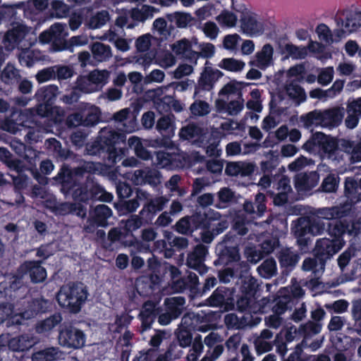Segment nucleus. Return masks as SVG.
Returning a JSON list of instances; mask_svg holds the SVG:
<instances>
[{
	"label": "nucleus",
	"mask_w": 361,
	"mask_h": 361,
	"mask_svg": "<svg viewBox=\"0 0 361 361\" xmlns=\"http://www.w3.org/2000/svg\"><path fill=\"white\" fill-rule=\"evenodd\" d=\"M201 133V128L196 124H188L182 128L179 133L180 137L183 140L193 139Z\"/></svg>",
	"instance_id": "nucleus-62"
},
{
	"label": "nucleus",
	"mask_w": 361,
	"mask_h": 361,
	"mask_svg": "<svg viewBox=\"0 0 361 361\" xmlns=\"http://www.w3.org/2000/svg\"><path fill=\"white\" fill-rule=\"evenodd\" d=\"M16 152L27 162L28 165L27 167L37 166L38 151L33 147L20 143L19 147L16 148Z\"/></svg>",
	"instance_id": "nucleus-35"
},
{
	"label": "nucleus",
	"mask_w": 361,
	"mask_h": 361,
	"mask_svg": "<svg viewBox=\"0 0 361 361\" xmlns=\"http://www.w3.org/2000/svg\"><path fill=\"white\" fill-rule=\"evenodd\" d=\"M164 237L170 246L174 247L178 251L185 250L188 246V240L185 237L174 236L173 233L169 231L165 232Z\"/></svg>",
	"instance_id": "nucleus-56"
},
{
	"label": "nucleus",
	"mask_w": 361,
	"mask_h": 361,
	"mask_svg": "<svg viewBox=\"0 0 361 361\" xmlns=\"http://www.w3.org/2000/svg\"><path fill=\"white\" fill-rule=\"evenodd\" d=\"M286 92L289 97L298 104L304 102L307 99L304 88L295 82L290 83L286 87Z\"/></svg>",
	"instance_id": "nucleus-51"
},
{
	"label": "nucleus",
	"mask_w": 361,
	"mask_h": 361,
	"mask_svg": "<svg viewBox=\"0 0 361 361\" xmlns=\"http://www.w3.org/2000/svg\"><path fill=\"white\" fill-rule=\"evenodd\" d=\"M158 133L165 139H171L175 133L176 124L173 114L160 117L156 124Z\"/></svg>",
	"instance_id": "nucleus-28"
},
{
	"label": "nucleus",
	"mask_w": 361,
	"mask_h": 361,
	"mask_svg": "<svg viewBox=\"0 0 361 361\" xmlns=\"http://www.w3.org/2000/svg\"><path fill=\"white\" fill-rule=\"evenodd\" d=\"M335 20L338 27H343L349 34L356 32L361 27L356 11L350 9L338 12Z\"/></svg>",
	"instance_id": "nucleus-18"
},
{
	"label": "nucleus",
	"mask_w": 361,
	"mask_h": 361,
	"mask_svg": "<svg viewBox=\"0 0 361 361\" xmlns=\"http://www.w3.org/2000/svg\"><path fill=\"white\" fill-rule=\"evenodd\" d=\"M147 267L149 273V279L152 284L158 285L161 282L164 271L163 267L159 259L153 256L147 259Z\"/></svg>",
	"instance_id": "nucleus-34"
},
{
	"label": "nucleus",
	"mask_w": 361,
	"mask_h": 361,
	"mask_svg": "<svg viewBox=\"0 0 361 361\" xmlns=\"http://www.w3.org/2000/svg\"><path fill=\"white\" fill-rule=\"evenodd\" d=\"M327 137L328 135L322 132L312 133L310 139L302 145V149L308 152H318L322 155Z\"/></svg>",
	"instance_id": "nucleus-29"
},
{
	"label": "nucleus",
	"mask_w": 361,
	"mask_h": 361,
	"mask_svg": "<svg viewBox=\"0 0 361 361\" xmlns=\"http://www.w3.org/2000/svg\"><path fill=\"white\" fill-rule=\"evenodd\" d=\"M88 293L82 283H70L60 288L56 298L59 306L70 313H78L87 298Z\"/></svg>",
	"instance_id": "nucleus-5"
},
{
	"label": "nucleus",
	"mask_w": 361,
	"mask_h": 361,
	"mask_svg": "<svg viewBox=\"0 0 361 361\" xmlns=\"http://www.w3.org/2000/svg\"><path fill=\"white\" fill-rule=\"evenodd\" d=\"M168 21L174 23L177 27H186L194 18L190 13L176 11L166 15Z\"/></svg>",
	"instance_id": "nucleus-38"
},
{
	"label": "nucleus",
	"mask_w": 361,
	"mask_h": 361,
	"mask_svg": "<svg viewBox=\"0 0 361 361\" xmlns=\"http://www.w3.org/2000/svg\"><path fill=\"white\" fill-rule=\"evenodd\" d=\"M128 145L131 148H134L135 154L138 158L146 161L152 159L151 152L143 146L139 137H130L128 139Z\"/></svg>",
	"instance_id": "nucleus-43"
},
{
	"label": "nucleus",
	"mask_w": 361,
	"mask_h": 361,
	"mask_svg": "<svg viewBox=\"0 0 361 361\" xmlns=\"http://www.w3.org/2000/svg\"><path fill=\"white\" fill-rule=\"evenodd\" d=\"M217 200L215 202L214 207L218 209H224L227 207L234 198V192L229 188L224 187L220 189L216 193Z\"/></svg>",
	"instance_id": "nucleus-49"
},
{
	"label": "nucleus",
	"mask_w": 361,
	"mask_h": 361,
	"mask_svg": "<svg viewBox=\"0 0 361 361\" xmlns=\"http://www.w3.org/2000/svg\"><path fill=\"white\" fill-rule=\"evenodd\" d=\"M216 20L223 27H233L236 25L238 18L234 13L224 10L216 17Z\"/></svg>",
	"instance_id": "nucleus-58"
},
{
	"label": "nucleus",
	"mask_w": 361,
	"mask_h": 361,
	"mask_svg": "<svg viewBox=\"0 0 361 361\" xmlns=\"http://www.w3.org/2000/svg\"><path fill=\"white\" fill-rule=\"evenodd\" d=\"M42 260H25L21 263L16 271V274L23 281L25 276H28L34 283L44 282L47 276V270L42 266Z\"/></svg>",
	"instance_id": "nucleus-12"
},
{
	"label": "nucleus",
	"mask_w": 361,
	"mask_h": 361,
	"mask_svg": "<svg viewBox=\"0 0 361 361\" xmlns=\"http://www.w3.org/2000/svg\"><path fill=\"white\" fill-rule=\"evenodd\" d=\"M91 51L94 59L97 62L105 61L111 56L110 46L102 42H94L92 45Z\"/></svg>",
	"instance_id": "nucleus-39"
},
{
	"label": "nucleus",
	"mask_w": 361,
	"mask_h": 361,
	"mask_svg": "<svg viewBox=\"0 0 361 361\" xmlns=\"http://www.w3.org/2000/svg\"><path fill=\"white\" fill-rule=\"evenodd\" d=\"M161 173L155 169L145 168L134 173V180L137 184H148L154 187L161 183Z\"/></svg>",
	"instance_id": "nucleus-22"
},
{
	"label": "nucleus",
	"mask_w": 361,
	"mask_h": 361,
	"mask_svg": "<svg viewBox=\"0 0 361 361\" xmlns=\"http://www.w3.org/2000/svg\"><path fill=\"white\" fill-rule=\"evenodd\" d=\"M59 88L55 85L40 87L36 92L35 97L38 102H44L53 106L56 100Z\"/></svg>",
	"instance_id": "nucleus-31"
},
{
	"label": "nucleus",
	"mask_w": 361,
	"mask_h": 361,
	"mask_svg": "<svg viewBox=\"0 0 361 361\" xmlns=\"http://www.w3.org/2000/svg\"><path fill=\"white\" fill-rule=\"evenodd\" d=\"M34 345L32 338L27 335H21L8 340V347L13 352H24L31 348Z\"/></svg>",
	"instance_id": "nucleus-33"
},
{
	"label": "nucleus",
	"mask_w": 361,
	"mask_h": 361,
	"mask_svg": "<svg viewBox=\"0 0 361 361\" xmlns=\"http://www.w3.org/2000/svg\"><path fill=\"white\" fill-rule=\"evenodd\" d=\"M116 194L118 201L114 203V207L119 215L132 213L145 202L149 194L142 189L133 188L126 182H119L116 185Z\"/></svg>",
	"instance_id": "nucleus-4"
},
{
	"label": "nucleus",
	"mask_w": 361,
	"mask_h": 361,
	"mask_svg": "<svg viewBox=\"0 0 361 361\" xmlns=\"http://www.w3.org/2000/svg\"><path fill=\"white\" fill-rule=\"evenodd\" d=\"M259 274L265 279H270L277 273L276 262L273 257L266 259L257 268Z\"/></svg>",
	"instance_id": "nucleus-46"
},
{
	"label": "nucleus",
	"mask_w": 361,
	"mask_h": 361,
	"mask_svg": "<svg viewBox=\"0 0 361 361\" xmlns=\"http://www.w3.org/2000/svg\"><path fill=\"white\" fill-rule=\"evenodd\" d=\"M25 289L24 281L16 273L8 275L0 282V300L14 305L16 300L23 298Z\"/></svg>",
	"instance_id": "nucleus-10"
},
{
	"label": "nucleus",
	"mask_w": 361,
	"mask_h": 361,
	"mask_svg": "<svg viewBox=\"0 0 361 361\" xmlns=\"http://www.w3.org/2000/svg\"><path fill=\"white\" fill-rule=\"evenodd\" d=\"M245 66V63L243 61L234 58H224L219 64L221 68L231 72H239L243 69Z\"/></svg>",
	"instance_id": "nucleus-54"
},
{
	"label": "nucleus",
	"mask_w": 361,
	"mask_h": 361,
	"mask_svg": "<svg viewBox=\"0 0 361 361\" xmlns=\"http://www.w3.org/2000/svg\"><path fill=\"white\" fill-rule=\"evenodd\" d=\"M190 110L194 116H203L210 112L209 104L203 100H195L190 106Z\"/></svg>",
	"instance_id": "nucleus-59"
},
{
	"label": "nucleus",
	"mask_w": 361,
	"mask_h": 361,
	"mask_svg": "<svg viewBox=\"0 0 361 361\" xmlns=\"http://www.w3.org/2000/svg\"><path fill=\"white\" fill-rule=\"evenodd\" d=\"M176 154L166 152H159L157 154V165L161 169H173L178 165L176 162Z\"/></svg>",
	"instance_id": "nucleus-45"
},
{
	"label": "nucleus",
	"mask_w": 361,
	"mask_h": 361,
	"mask_svg": "<svg viewBox=\"0 0 361 361\" xmlns=\"http://www.w3.org/2000/svg\"><path fill=\"white\" fill-rule=\"evenodd\" d=\"M274 48L270 44H266L260 51L257 52L255 61H251L250 65L255 66L260 70H265L273 64Z\"/></svg>",
	"instance_id": "nucleus-27"
},
{
	"label": "nucleus",
	"mask_w": 361,
	"mask_h": 361,
	"mask_svg": "<svg viewBox=\"0 0 361 361\" xmlns=\"http://www.w3.org/2000/svg\"><path fill=\"white\" fill-rule=\"evenodd\" d=\"M257 298L240 293L237 295L236 301L235 300V306L240 312L255 313L257 312Z\"/></svg>",
	"instance_id": "nucleus-30"
},
{
	"label": "nucleus",
	"mask_w": 361,
	"mask_h": 361,
	"mask_svg": "<svg viewBox=\"0 0 361 361\" xmlns=\"http://www.w3.org/2000/svg\"><path fill=\"white\" fill-rule=\"evenodd\" d=\"M27 32V27L19 24L6 32L5 39L10 43L18 44L25 38Z\"/></svg>",
	"instance_id": "nucleus-42"
},
{
	"label": "nucleus",
	"mask_w": 361,
	"mask_h": 361,
	"mask_svg": "<svg viewBox=\"0 0 361 361\" xmlns=\"http://www.w3.org/2000/svg\"><path fill=\"white\" fill-rule=\"evenodd\" d=\"M126 136L123 133L116 131L111 126L100 130L97 139L85 145V154L91 156H103L104 159L114 165L120 160L118 145L125 143Z\"/></svg>",
	"instance_id": "nucleus-2"
},
{
	"label": "nucleus",
	"mask_w": 361,
	"mask_h": 361,
	"mask_svg": "<svg viewBox=\"0 0 361 361\" xmlns=\"http://www.w3.org/2000/svg\"><path fill=\"white\" fill-rule=\"evenodd\" d=\"M52 308L53 303L49 300L43 298H34L28 302L23 312V316L26 317V319H30L38 314L50 312Z\"/></svg>",
	"instance_id": "nucleus-21"
},
{
	"label": "nucleus",
	"mask_w": 361,
	"mask_h": 361,
	"mask_svg": "<svg viewBox=\"0 0 361 361\" xmlns=\"http://www.w3.org/2000/svg\"><path fill=\"white\" fill-rule=\"evenodd\" d=\"M221 214L218 212L209 209L207 212L196 211L191 216H185L176 224V231L181 234L189 235L197 229H202L201 240L209 244L212 242L216 235L210 229L212 221L217 220Z\"/></svg>",
	"instance_id": "nucleus-3"
},
{
	"label": "nucleus",
	"mask_w": 361,
	"mask_h": 361,
	"mask_svg": "<svg viewBox=\"0 0 361 361\" xmlns=\"http://www.w3.org/2000/svg\"><path fill=\"white\" fill-rule=\"evenodd\" d=\"M145 201H147V202L144 204L140 211V214L145 216L146 220L152 224L157 214L164 209L166 203L169 202V199L166 197L160 196L150 199L149 200H148L147 198Z\"/></svg>",
	"instance_id": "nucleus-20"
},
{
	"label": "nucleus",
	"mask_w": 361,
	"mask_h": 361,
	"mask_svg": "<svg viewBox=\"0 0 361 361\" xmlns=\"http://www.w3.org/2000/svg\"><path fill=\"white\" fill-rule=\"evenodd\" d=\"M350 214L348 205L319 208L312 216L299 217L292 228L297 243L304 249L311 243L312 236L322 234L327 227L332 239H318L314 249L320 268L324 269L326 261L342 249L345 245L344 234L356 235L359 233V228Z\"/></svg>",
	"instance_id": "nucleus-1"
},
{
	"label": "nucleus",
	"mask_w": 361,
	"mask_h": 361,
	"mask_svg": "<svg viewBox=\"0 0 361 361\" xmlns=\"http://www.w3.org/2000/svg\"><path fill=\"white\" fill-rule=\"evenodd\" d=\"M62 316L60 313H54L50 317L41 320L36 325V331L39 334L49 332L59 324H61Z\"/></svg>",
	"instance_id": "nucleus-37"
},
{
	"label": "nucleus",
	"mask_w": 361,
	"mask_h": 361,
	"mask_svg": "<svg viewBox=\"0 0 361 361\" xmlns=\"http://www.w3.org/2000/svg\"><path fill=\"white\" fill-rule=\"evenodd\" d=\"M284 52L287 54V57H291L296 60L304 59L307 56L306 47H298L292 43H288L285 45Z\"/></svg>",
	"instance_id": "nucleus-53"
},
{
	"label": "nucleus",
	"mask_w": 361,
	"mask_h": 361,
	"mask_svg": "<svg viewBox=\"0 0 361 361\" xmlns=\"http://www.w3.org/2000/svg\"><path fill=\"white\" fill-rule=\"evenodd\" d=\"M251 85L249 82H238L236 80H232L226 84L219 91V94L220 96L229 95L232 94H238V98L243 97L242 90L244 87Z\"/></svg>",
	"instance_id": "nucleus-41"
},
{
	"label": "nucleus",
	"mask_w": 361,
	"mask_h": 361,
	"mask_svg": "<svg viewBox=\"0 0 361 361\" xmlns=\"http://www.w3.org/2000/svg\"><path fill=\"white\" fill-rule=\"evenodd\" d=\"M58 340L62 347L78 350L85 345L86 335L73 324L64 322L59 325Z\"/></svg>",
	"instance_id": "nucleus-9"
},
{
	"label": "nucleus",
	"mask_w": 361,
	"mask_h": 361,
	"mask_svg": "<svg viewBox=\"0 0 361 361\" xmlns=\"http://www.w3.org/2000/svg\"><path fill=\"white\" fill-rule=\"evenodd\" d=\"M185 304V300L183 297L166 298L164 301L165 310L176 319L183 313Z\"/></svg>",
	"instance_id": "nucleus-32"
},
{
	"label": "nucleus",
	"mask_w": 361,
	"mask_h": 361,
	"mask_svg": "<svg viewBox=\"0 0 361 361\" xmlns=\"http://www.w3.org/2000/svg\"><path fill=\"white\" fill-rule=\"evenodd\" d=\"M344 115V108L336 106L324 111L317 110L310 111L302 117V120L307 127L321 125L324 127L334 128L341 123Z\"/></svg>",
	"instance_id": "nucleus-7"
},
{
	"label": "nucleus",
	"mask_w": 361,
	"mask_h": 361,
	"mask_svg": "<svg viewBox=\"0 0 361 361\" xmlns=\"http://www.w3.org/2000/svg\"><path fill=\"white\" fill-rule=\"evenodd\" d=\"M290 301V298L286 296L274 298V303L271 308L273 312L278 315L283 314L288 310Z\"/></svg>",
	"instance_id": "nucleus-63"
},
{
	"label": "nucleus",
	"mask_w": 361,
	"mask_h": 361,
	"mask_svg": "<svg viewBox=\"0 0 361 361\" xmlns=\"http://www.w3.org/2000/svg\"><path fill=\"white\" fill-rule=\"evenodd\" d=\"M266 157L267 159L260 162V169L264 174H272V171L279 164V154L270 150Z\"/></svg>",
	"instance_id": "nucleus-47"
},
{
	"label": "nucleus",
	"mask_w": 361,
	"mask_h": 361,
	"mask_svg": "<svg viewBox=\"0 0 361 361\" xmlns=\"http://www.w3.org/2000/svg\"><path fill=\"white\" fill-rule=\"evenodd\" d=\"M1 79L6 84L13 85L19 82L21 76L19 70L13 64L8 63L1 73Z\"/></svg>",
	"instance_id": "nucleus-44"
},
{
	"label": "nucleus",
	"mask_w": 361,
	"mask_h": 361,
	"mask_svg": "<svg viewBox=\"0 0 361 361\" xmlns=\"http://www.w3.org/2000/svg\"><path fill=\"white\" fill-rule=\"evenodd\" d=\"M281 274L288 276L296 267L300 259V253L293 247H283L276 255Z\"/></svg>",
	"instance_id": "nucleus-16"
},
{
	"label": "nucleus",
	"mask_w": 361,
	"mask_h": 361,
	"mask_svg": "<svg viewBox=\"0 0 361 361\" xmlns=\"http://www.w3.org/2000/svg\"><path fill=\"white\" fill-rule=\"evenodd\" d=\"M240 28L242 32L250 36L262 33L263 25L258 20V16L252 12H243L240 16Z\"/></svg>",
	"instance_id": "nucleus-17"
},
{
	"label": "nucleus",
	"mask_w": 361,
	"mask_h": 361,
	"mask_svg": "<svg viewBox=\"0 0 361 361\" xmlns=\"http://www.w3.org/2000/svg\"><path fill=\"white\" fill-rule=\"evenodd\" d=\"M235 235L228 232L224 235L223 240L216 245L215 253L217 259L214 262L215 266H228L240 262V248L235 242Z\"/></svg>",
	"instance_id": "nucleus-8"
},
{
	"label": "nucleus",
	"mask_w": 361,
	"mask_h": 361,
	"mask_svg": "<svg viewBox=\"0 0 361 361\" xmlns=\"http://www.w3.org/2000/svg\"><path fill=\"white\" fill-rule=\"evenodd\" d=\"M63 355L59 348H47L32 355V361H58Z\"/></svg>",
	"instance_id": "nucleus-36"
},
{
	"label": "nucleus",
	"mask_w": 361,
	"mask_h": 361,
	"mask_svg": "<svg viewBox=\"0 0 361 361\" xmlns=\"http://www.w3.org/2000/svg\"><path fill=\"white\" fill-rule=\"evenodd\" d=\"M234 288L219 286L207 299V303L210 307H219L225 311L235 309Z\"/></svg>",
	"instance_id": "nucleus-14"
},
{
	"label": "nucleus",
	"mask_w": 361,
	"mask_h": 361,
	"mask_svg": "<svg viewBox=\"0 0 361 361\" xmlns=\"http://www.w3.org/2000/svg\"><path fill=\"white\" fill-rule=\"evenodd\" d=\"M224 75L223 72L211 66H205L195 85V97H202V92L213 90L215 83Z\"/></svg>",
	"instance_id": "nucleus-15"
},
{
	"label": "nucleus",
	"mask_w": 361,
	"mask_h": 361,
	"mask_svg": "<svg viewBox=\"0 0 361 361\" xmlns=\"http://www.w3.org/2000/svg\"><path fill=\"white\" fill-rule=\"evenodd\" d=\"M123 243L126 247H129L130 255H135L140 252L147 253L151 252L149 243L139 240L133 235L131 236L130 240L123 241Z\"/></svg>",
	"instance_id": "nucleus-40"
},
{
	"label": "nucleus",
	"mask_w": 361,
	"mask_h": 361,
	"mask_svg": "<svg viewBox=\"0 0 361 361\" xmlns=\"http://www.w3.org/2000/svg\"><path fill=\"white\" fill-rule=\"evenodd\" d=\"M162 310L159 307H157L153 302L148 300L145 302L142 306V309L139 314V318L141 321V328L142 331L149 329L157 316Z\"/></svg>",
	"instance_id": "nucleus-19"
},
{
	"label": "nucleus",
	"mask_w": 361,
	"mask_h": 361,
	"mask_svg": "<svg viewBox=\"0 0 361 361\" xmlns=\"http://www.w3.org/2000/svg\"><path fill=\"white\" fill-rule=\"evenodd\" d=\"M72 197L76 202L87 204L90 200L110 202L114 196L111 193L106 192L94 176L87 175L73 191Z\"/></svg>",
	"instance_id": "nucleus-6"
},
{
	"label": "nucleus",
	"mask_w": 361,
	"mask_h": 361,
	"mask_svg": "<svg viewBox=\"0 0 361 361\" xmlns=\"http://www.w3.org/2000/svg\"><path fill=\"white\" fill-rule=\"evenodd\" d=\"M322 156L326 157L328 159L338 163L344 159L341 145H338L336 139L330 135H328Z\"/></svg>",
	"instance_id": "nucleus-26"
},
{
	"label": "nucleus",
	"mask_w": 361,
	"mask_h": 361,
	"mask_svg": "<svg viewBox=\"0 0 361 361\" xmlns=\"http://www.w3.org/2000/svg\"><path fill=\"white\" fill-rule=\"evenodd\" d=\"M111 209L106 204L97 205L89 212V217L84 226V231L93 233L97 228H105L109 225L108 219L112 216Z\"/></svg>",
	"instance_id": "nucleus-13"
},
{
	"label": "nucleus",
	"mask_w": 361,
	"mask_h": 361,
	"mask_svg": "<svg viewBox=\"0 0 361 361\" xmlns=\"http://www.w3.org/2000/svg\"><path fill=\"white\" fill-rule=\"evenodd\" d=\"M109 20V13L107 11L102 10L98 11L95 15L92 16L89 20V27L92 29H97L102 27Z\"/></svg>",
	"instance_id": "nucleus-57"
},
{
	"label": "nucleus",
	"mask_w": 361,
	"mask_h": 361,
	"mask_svg": "<svg viewBox=\"0 0 361 361\" xmlns=\"http://www.w3.org/2000/svg\"><path fill=\"white\" fill-rule=\"evenodd\" d=\"M109 73L106 71H98L95 70L91 71L88 74L89 80L92 87L96 88V91L99 90V87H102L103 85L107 83Z\"/></svg>",
	"instance_id": "nucleus-50"
},
{
	"label": "nucleus",
	"mask_w": 361,
	"mask_h": 361,
	"mask_svg": "<svg viewBox=\"0 0 361 361\" xmlns=\"http://www.w3.org/2000/svg\"><path fill=\"white\" fill-rule=\"evenodd\" d=\"M236 283L240 285L239 293L245 294L253 298H257V293L259 290V284L257 280L248 274L247 271H240Z\"/></svg>",
	"instance_id": "nucleus-23"
},
{
	"label": "nucleus",
	"mask_w": 361,
	"mask_h": 361,
	"mask_svg": "<svg viewBox=\"0 0 361 361\" xmlns=\"http://www.w3.org/2000/svg\"><path fill=\"white\" fill-rule=\"evenodd\" d=\"M344 193L345 197L350 200V203L340 204L338 207L348 205L350 207L361 201V191L359 188L358 182L353 177H347L345 180Z\"/></svg>",
	"instance_id": "nucleus-25"
},
{
	"label": "nucleus",
	"mask_w": 361,
	"mask_h": 361,
	"mask_svg": "<svg viewBox=\"0 0 361 361\" xmlns=\"http://www.w3.org/2000/svg\"><path fill=\"white\" fill-rule=\"evenodd\" d=\"M81 178L80 175L75 173V167L71 168L68 164L63 163L54 180L60 187L61 192L66 196L72 195L73 191L80 183Z\"/></svg>",
	"instance_id": "nucleus-11"
},
{
	"label": "nucleus",
	"mask_w": 361,
	"mask_h": 361,
	"mask_svg": "<svg viewBox=\"0 0 361 361\" xmlns=\"http://www.w3.org/2000/svg\"><path fill=\"white\" fill-rule=\"evenodd\" d=\"M272 188L276 191L292 192L290 178L282 173L274 175Z\"/></svg>",
	"instance_id": "nucleus-52"
},
{
	"label": "nucleus",
	"mask_w": 361,
	"mask_h": 361,
	"mask_svg": "<svg viewBox=\"0 0 361 361\" xmlns=\"http://www.w3.org/2000/svg\"><path fill=\"white\" fill-rule=\"evenodd\" d=\"M240 273V271L239 272L238 269L228 267L219 271L218 277L220 282L226 283H229L231 280L238 279Z\"/></svg>",
	"instance_id": "nucleus-61"
},
{
	"label": "nucleus",
	"mask_w": 361,
	"mask_h": 361,
	"mask_svg": "<svg viewBox=\"0 0 361 361\" xmlns=\"http://www.w3.org/2000/svg\"><path fill=\"white\" fill-rule=\"evenodd\" d=\"M147 94L157 105L159 111L168 112L171 110V104L174 97L165 94L162 88L149 90Z\"/></svg>",
	"instance_id": "nucleus-24"
},
{
	"label": "nucleus",
	"mask_w": 361,
	"mask_h": 361,
	"mask_svg": "<svg viewBox=\"0 0 361 361\" xmlns=\"http://www.w3.org/2000/svg\"><path fill=\"white\" fill-rule=\"evenodd\" d=\"M245 254L247 261L252 264H257L266 257L258 245L246 247Z\"/></svg>",
	"instance_id": "nucleus-60"
},
{
	"label": "nucleus",
	"mask_w": 361,
	"mask_h": 361,
	"mask_svg": "<svg viewBox=\"0 0 361 361\" xmlns=\"http://www.w3.org/2000/svg\"><path fill=\"white\" fill-rule=\"evenodd\" d=\"M83 114V126L92 127L99 123L101 121V111L99 107L94 106L82 111Z\"/></svg>",
	"instance_id": "nucleus-48"
},
{
	"label": "nucleus",
	"mask_w": 361,
	"mask_h": 361,
	"mask_svg": "<svg viewBox=\"0 0 361 361\" xmlns=\"http://www.w3.org/2000/svg\"><path fill=\"white\" fill-rule=\"evenodd\" d=\"M339 177L337 174L329 173L323 180L320 189L325 192H336L339 183Z\"/></svg>",
	"instance_id": "nucleus-55"
},
{
	"label": "nucleus",
	"mask_w": 361,
	"mask_h": 361,
	"mask_svg": "<svg viewBox=\"0 0 361 361\" xmlns=\"http://www.w3.org/2000/svg\"><path fill=\"white\" fill-rule=\"evenodd\" d=\"M322 330V325L317 322L309 321L300 327V331L305 338H312Z\"/></svg>",
	"instance_id": "nucleus-64"
}]
</instances>
